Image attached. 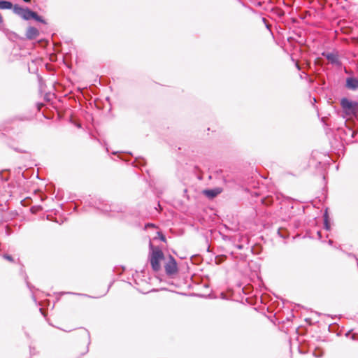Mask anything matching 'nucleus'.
Segmentation results:
<instances>
[{
	"instance_id": "obj_1",
	"label": "nucleus",
	"mask_w": 358,
	"mask_h": 358,
	"mask_svg": "<svg viewBox=\"0 0 358 358\" xmlns=\"http://www.w3.org/2000/svg\"><path fill=\"white\" fill-rule=\"evenodd\" d=\"M150 254L149 261L151 264L152 270L155 272L161 269V260L164 259V255L161 249L155 248L151 242H150Z\"/></svg>"
},
{
	"instance_id": "obj_2",
	"label": "nucleus",
	"mask_w": 358,
	"mask_h": 358,
	"mask_svg": "<svg viewBox=\"0 0 358 358\" xmlns=\"http://www.w3.org/2000/svg\"><path fill=\"white\" fill-rule=\"evenodd\" d=\"M341 106L345 114L348 116H357L358 114V102L351 101L348 98H342L341 99Z\"/></svg>"
},
{
	"instance_id": "obj_3",
	"label": "nucleus",
	"mask_w": 358,
	"mask_h": 358,
	"mask_svg": "<svg viewBox=\"0 0 358 358\" xmlns=\"http://www.w3.org/2000/svg\"><path fill=\"white\" fill-rule=\"evenodd\" d=\"M13 13L25 20L31 19L32 10L28 8H23L17 4L13 6Z\"/></svg>"
},
{
	"instance_id": "obj_4",
	"label": "nucleus",
	"mask_w": 358,
	"mask_h": 358,
	"mask_svg": "<svg viewBox=\"0 0 358 358\" xmlns=\"http://www.w3.org/2000/svg\"><path fill=\"white\" fill-rule=\"evenodd\" d=\"M323 57H325L329 62L336 67H340L342 65V62L340 59L338 52L337 51H333L331 52H323L322 53Z\"/></svg>"
},
{
	"instance_id": "obj_5",
	"label": "nucleus",
	"mask_w": 358,
	"mask_h": 358,
	"mask_svg": "<svg viewBox=\"0 0 358 358\" xmlns=\"http://www.w3.org/2000/svg\"><path fill=\"white\" fill-rule=\"evenodd\" d=\"M164 268L168 275H172L178 272V265L176 259L171 255H169L167 262L165 263Z\"/></svg>"
},
{
	"instance_id": "obj_6",
	"label": "nucleus",
	"mask_w": 358,
	"mask_h": 358,
	"mask_svg": "<svg viewBox=\"0 0 358 358\" xmlns=\"http://www.w3.org/2000/svg\"><path fill=\"white\" fill-rule=\"evenodd\" d=\"M79 336L85 339V343L87 345L85 350L81 353V355H84L87 353L88 346L90 344V332L85 329H81L79 331Z\"/></svg>"
},
{
	"instance_id": "obj_7",
	"label": "nucleus",
	"mask_w": 358,
	"mask_h": 358,
	"mask_svg": "<svg viewBox=\"0 0 358 358\" xmlns=\"http://www.w3.org/2000/svg\"><path fill=\"white\" fill-rule=\"evenodd\" d=\"M345 87L350 90H357L358 89V78L355 77H348L346 78Z\"/></svg>"
},
{
	"instance_id": "obj_8",
	"label": "nucleus",
	"mask_w": 358,
	"mask_h": 358,
	"mask_svg": "<svg viewBox=\"0 0 358 358\" xmlns=\"http://www.w3.org/2000/svg\"><path fill=\"white\" fill-rule=\"evenodd\" d=\"M102 212L103 213H108V212H120L122 211L121 208H118L117 206L115 205H108V204H103L102 207L99 208Z\"/></svg>"
},
{
	"instance_id": "obj_9",
	"label": "nucleus",
	"mask_w": 358,
	"mask_h": 358,
	"mask_svg": "<svg viewBox=\"0 0 358 358\" xmlns=\"http://www.w3.org/2000/svg\"><path fill=\"white\" fill-rule=\"evenodd\" d=\"M25 35L27 38L29 40H33L37 38V36L39 35V31L36 28L34 27H29L27 29Z\"/></svg>"
},
{
	"instance_id": "obj_10",
	"label": "nucleus",
	"mask_w": 358,
	"mask_h": 358,
	"mask_svg": "<svg viewBox=\"0 0 358 358\" xmlns=\"http://www.w3.org/2000/svg\"><path fill=\"white\" fill-rule=\"evenodd\" d=\"M13 5L10 1L1 0L0 1V9L6 10V9H13Z\"/></svg>"
},
{
	"instance_id": "obj_11",
	"label": "nucleus",
	"mask_w": 358,
	"mask_h": 358,
	"mask_svg": "<svg viewBox=\"0 0 358 358\" xmlns=\"http://www.w3.org/2000/svg\"><path fill=\"white\" fill-rule=\"evenodd\" d=\"M220 193V191L217 189H207L204 191L205 195L210 198H213L216 196Z\"/></svg>"
},
{
	"instance_id": "obj_12",
	"label": "nucleus",
	"mask_w": 358,
	"mask_h": 358,
	"mask_svg": "<svg viewBox=\"0 0 358 358\" xmlns=\"http://www.w3.org/2000/svg\"><path fill=\"white\" fill-rule=\"evenodd\" d=\"M31 19H34L37 22H40L41 23L45 24V21L42 18V17L39 16L34 11H32Z\"/></svg>"
},
{
	"instance_id": "obj_13",
	"label": "nucleus",
	"mask_w": 358,
	"mask_h": 358,
	"mask_svg": "<svg viewBox=\"0 0 358 358\" xmlns=\"http://www.w3.org/2000/svg\"><path fill=\"white\" fill-rule=\"evenodd\" d=\"M345 134L347 135V136H350L351 139L352 140L354 137H355V131H353L352 129H351L350 128H346L345 130L344 131Z\"/></svg>"
},
{
	"instance_id": "obj_14",
	"label": "nucleus",
	"mask_w": 358,
	"mask_h": 358,
	"mask_svg": "<svg viewBox=\"0 0 358 358\" xmlns=\"http://www.w3.org/2000/svg\"><path fill=\"white\" fill-rule=\"evenodd\" d=\"M324 228L327 229V230H329L330 229V227H329V222H328V217H327V213L326 212L325 214H324Z\"/></svg>"
},
{
	"instance_id": "obj_15",
	"label": "nucleus",
	"mask_w": 358,
	"mask_h": 358,
	"mask_svg": "<svg viewBox=\"0 0 358 358\" xmlns=\"http://www.w3.org/2000/svg\"><path fill=\"white\" fill-rule=\"evenodd\" d=\"M3 257L9 262H13V258L9 255L5 254Z\"/></svg>"
},
{
	"instance_id": "obj_16",
	"label": "nucleus",
	"mask_w": 358,
	"mask_h": 358,
	"mask_svg": "<svg viewBox=\"0 0 358 358\" xmlns=\"http://www.w3.org/2000/svg\"><path fill=\"white\" fill-rule=\"evenodd\" d=\"M262 22L265 24V25H266V28L269 29V25H268V24H267V22H266V18L262 17Z\"/></svg>"
},
{
	"instance_id": "obj_17",
	"label": "nucleus",
	"mask_w": 358,
	"mask_h": 358,
	"mask_svg": "<svg viewBox=\"0 0 358 358\" xmlns=\"http://www.w3.org/2000/svg\"><path fill=\"white\" fill-rule=\"evenodd\" d=\"M35 353V348L30 347V354L33 355Z\"/></svg>"
},
{
	"instance_id": "obj_18",
	"label": "nucleus",
	"mask_w": 358,
	"mask_h": 358,
	"mask_svg": "<svg viewBox=\"0 0 358 358\" xmlns=\"http://www.w3.org/2000/svg\"><path fill=\"white\" fill-rule=\"evenodd\" d=\"M160 239L162 241H166V238L164 235H161V237H160Z\"/></svg>"
},
{
	"instance_id": "obj_19",
	"label": "nucleus",
	"mask_w": 358,
	"mask_h": 358,
	"mask_svg": "<svg viewBox=\"0 0 358 358\" xmlns=\"http://www.w3.org/2000/svg\"><path fill=\"white\" fill-rule=\"evenodd\" d=\"M296 67L297 68L298 70H300V66L298 63H296Z\"/></svg>"
},
{
	"instance_id": "obj_20",
	"label": "nucleus",
	"mask_w": 358,
	"mask_h": 358,
	"mask_svg": "<svg viewBox=\"0 0 358 358\" xmlns=\"http://www.w3.org/2000/svg\"><path fill=\"white\" fill-rule=\"evenodd\" d=\"M23 1H24V2H26V3H29V2H30V1H31V0H23Z\"/></svg>"
},
{
	"instance_id": "obj_21",
	"label": "nucleus",
	"mask_w": 358,
	"mask_h": 358,
	"mask_svg": "<svg viewBox=\"0 0 358 358\" xmlns=\"http://www.w3.org/2000/svg\"><path fill=\"white\" fill-rule=\"evenodd\" d=\"M329 243L330 245H331V244L333 243V241L329 240Z\"/></svg>"
},
{
	"instance_id": "obj_22",
	"label": "nucleus",
	"mask_w": 358,
	"mask_h": 358,
	"mask_svg": "<svg viewBox=\"0 0 358 358\" xmlns=\"http://www.w3.org/2000/svg\"><path fill=\"white\" fill-rule=\"evenodd\" d=\"M349 256H353V257H355V255H352V254H349Z\"/></svg>"
},
{
	"instance_id": "obj_23",
	"label": "nucleus",
	"mask_w": 358,
	"mask_h": 358,
	"mask_svg": "<svg viewBox=\"0 0 358 358\" xmlns=\"http://www.w3.org/2000/svg\"><path fill=\"white\" fill-rule=\"evenodd\" d=\"M300 77H301V78H303V75H302V74H301V75H300Z\"/></svg>"
},
{
	"instance_id": "obj_24",
	"label": "nucleus",
	"mask_w": 358,
	"mask_h": 358,
	"mask_svg": "<svg viewBox=\"0 0 358 358\" xmlns=\"http://www.w3.org/2000/svg\"><path fill=\"white\" fill-rule=\"evenodd\" d=\"M238 248L239 249H241V248H242V247H241V245H238Z\"/></svg>"
}]
</instances>
